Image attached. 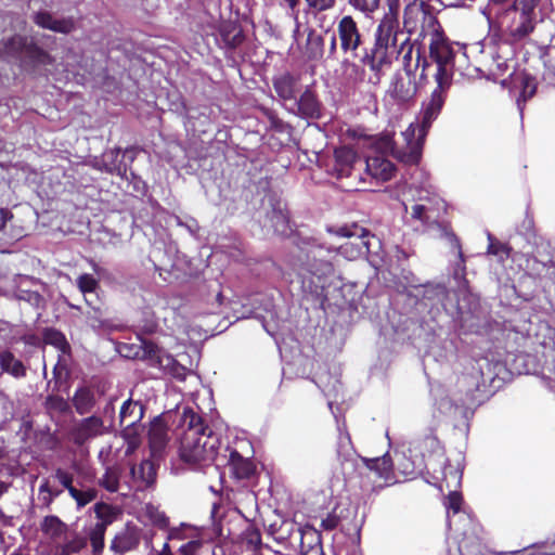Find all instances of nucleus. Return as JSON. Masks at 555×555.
Returning a JSON list of instances; mask_svg holds the SVG:
<instances>
[{
    "label": "nucleus",
    "mask_w": 555,
    "mask_h": 555,
    "mask_svg": "<svg viewBox=\"0 0 555 555\" xmlns=\"http://www.w3.org/2000/svg\"><path fill=\"white\" fill-rule=\"evenodd\" d=\"M437 87L431 92L429 100L424 104L421 122H411L393 139L392 132H386L376 140L378 149L391 150L399 162L406 165H415L422 157V150L425 137L434 120L439 116L452 82L448 80H435Z\"/></svg>",
    "instance_id": "nucleus-1"
},
{
    "label": "nucleus",
    "mask_w": 555,
    "mask_h": 555,
    "mask_svg": "<svg viewBox=\"0 0 555 555\" xmlns=\"http://www.w3.org/2000/svg\"><path fill=\"white\" fill-rule=\"evenodd\" d=\"M189 420L180 446L181 459L191 464L210 463L215 460L220 441L219 437L208 427H204L199 417L193 412L184 413V422Z\"/></svg>",
    "instance_id": "nucleus-2"
},
{
    "label": "nucleus",
    "mask_w": 555,
    "mask_h": 555,
    "mask_svg": "<svg viewBox=\"0 0 555 555\" xmlns=\"http://www.w3.org/2000/svg\"><path fill=\"white\" fill-rule=\"evenodd\" d=\"M540 0H514L513 5L501 14H496L492 21L493 8H489L488 21L490 25L495 23L499 30L505 34L512 41H520L527 38L535 28L538 21V7Z\"/></svg>",
    "instance_id": "nucleus-3"
},
{
    "label": "nucleus",
    "mask_w": 555,
    "mask_h": 555,
    "mask_svg": "<svg viewBox=\"0 0 555 555\" xmlns=\"http://www.w3.org/2000/svg\"><path fill=\"white\" fill-rule=\"evenodd\" d=\"M323 248L313 247L308 250L307 263L297 273V283L306 292L318 293L324 289L328 279L334 274L333 264L328 260L322 259Z\"/></svg>",
    "instance_id": "nucleus-4"
},
{
    "label": "nucleus",
    "mask_w": 555,
    "mask_h": 555,
    "mask_svg": "<svg viewBox=\"0 0 555 555\" xmlns=\"http://www.w3.org/2000/svg\"><path fill=\"white\" fill-rule=\"evenodd\" d=\"M398 0L388 1V12L385 13L376 30L373 60L379 65L387 62L390 50H395L399 29Z\"/></svg>",
    "instance_id": "nucleus-5"
},
{
    "label": "nucleus",
    "mask_w": 555,
    "mask_h": 555,
    "mask_svg": "<svg viewBox=\"0 0 555 555\" xmlns=\"http://www.w3.org/2000/svg\"><path fill=\"white\" fill-rule=\"evenodd\" d=\"M429 53L430 57L437 64L435 80H448L452 82L453 62L455 51L453 44L437 28L429 34Z\"/></svg>",
    "instance_id": "nucleus-6"
},
{
    "label": "nucleus",
    "mask_w": 555,
    "mask_h": 555,
    "mask_svg": "<svg viewBox=\"0 0 555 555\" xmlns=\"http://www.w3.org/2000/svg\"><path fill=\"white\" fill-rule=\"evenodd\" d=\"M462 501V495L459 492L451 491L447 499V509L450 530L454 532L455 539L463 537L459 540V551L464 555L467 552L465 540L468 532L473 531V520L467 513L461 509Z\"/></svg>",
    "instance_id": "nucleus-7"
},
{
    "label": "nucleus",
    "mask_w": 555,
    "mask_h": 555,
    "mask_svg": "<svg viewBox=\"0 0 555 555\" xmlns=\"http://www.w3.org/2000/svg\"><path fill=\"white\" fill-rule=\"evenodd\" d=\"M333 233L337 237L348 238L337 247V253L348 260H354L370 250L369 233L357 224L338 228Z\"/></svg>",
    "instance_id": "nucleus-8"
},
{
    "label": "nucleus",
    "mask_w": 555,
    "mask_h": 555,
    "mask_svg": "<svg viewBox=\"0 0 555 555\" xmlns=\"http://www.w3.org/2000/svg\"><path fill=\"white\" fill-rule=\"evenodd\" d=\"M387 131L380 133L377 137H374L369 140V145L375 151L377 155L369 156L365 160L366 172L377 181H387L391 179L395 172L393 164L384 157L385 154H391L396 159H398L391 150H382L378 149L376 144V140L384 135Z\"/></svg>",
    "instance_id": "nucleus-9"
},
{
    "label": "nucleus",
    "mask_w": 555,
    "mask_h": 555,
    "mask_svg": "<svg viewBox=\"0 0 555 555\" xmlns=\"http://www.w3.org/2000/svg\"><path fill=\"white\" fill-rule=\"evenodd\" d=\"M412 57L413 50L410 48L403 57L405 69L404 74L397 75L389 88V94L399 102H408L413 99L416 93V85L412 78Z\"/></svg>",
    "instance_id": "nucleus-10"
},
{
    "label": "nucleus",
    "mask_w": 555,
    "mask_h": 555,
    "mask_svg": "<svg viewBox=\"0 0 555 555\" xmlns=\"http://www.w3.org/2000/svg\"><path fill=\"white\" fill-rule=\"evenodd\" d=\"M402 205L406 217L423 225L436 223L440 218L431 206H426L415 201V194L412 188L403 192Z\"/></svg>",
    "instance_id": "nucleus-11"
},
{
    "label": "nucleus",
    "mask_w": 555,
    "mask_h": 555,
    "mask_svg": "<svg viewBox=\"0 0 555 555\" xmlns=\"http://www.w3.org/2000/svg\"><path fill=\"white\" fill-rule=\"evenodd\" d=\"M169 441L167 425L160 417H156L149 429V446L151 456L158 460L163 456Z\"/></svg>",
    "instance_id": "nucleus-12"
},
{
    "label": "nucleus",
    "mask_w": 555,
    "mask_h": 555,
    "mask_svg": "<svg viewBox=\"0 0 555 555\" xmlns=\"http://www.w3.org/2000/svg\"><path fill=\"white\" fill-rule=\"evenodd\" d=\"M360 460L379 479V482L377 485L378 487L396 482V478L393 476L392 470V463L388 454H385L382 457H361Z\"/></svg>",
    "instance_id": "nucleus-13"
},
{
    "label": "nucleus",
    "mask_w": 555,
    "mask_h": 555,
    "mask_svg": "<svg viewBox=\"0 0 555 555\" xmlns=\"http://www.w3.org/2000/svg\"><path fill=\"white\" fill-rule=\"evenodd\" d=\"M338 35L345 51H354L360 44V34L351 16H344L338 23Z\"/></svg>",
    "instance_id": "nucleus-14"
},
{
    "label": "nucleus",
    "mask_w": 555,
    "mask_h": 555,
    "mask_svg": "<svg viewBox=\"0 0 555 555\" xmlns=\"http://www.w3.org/2000/svg\"><path fill=\"white\" fill-rule=\"evenodd\" d=\"M359 162L356 152L348 146L335 150V170L338 177L351 175L354 165Z\"/></svg>",
    "instance_id": "nucleus-15"
},
{
    "label": "nucleus",
    "mask_w": 555,
    "mask_h": 555,
    "mask_svg": "<svg viewBox=\"0 0 555 555\" xmlns=\"http://www.w3.org/2000/svg\"><path fill=\"white\" fill-rule=\"evenodd\" d=\"M293 111L305 118H315L320 115V104L314 93L307 89L297 102H294Z\"/></svg>",
    "instance_id": "nucleus-16"
},
{
    "label": "nucleus",
    "mask_w": 555,
    "mask_h": 555,
    "mask_svg": "<svg viewBox=\"0 0 555 555\" xmlns=\"http://www.w3.org/2000/svg\"><path fill=\"white\" fill-rule=\"evenodd\" d=\"M104 431L103 422L101 418L91 416L81 422L78 426L75 440L78 443H83L86 440L102 435Z\"/></svg>",
    "instance_id": "nucleus-17"
},
{
    "label": "nucleus",
    "mask_w": 555,
    "mask_h": 555,
    "mask_svg": "<svg viewBox=\"0 0 555 555\" xmlns=\"http://www.w3.org/2000/svg\"><path fill=\"white\" fill-rule=\"evenodd\" d=\"M143 405L139 401L127 400L119 413L121 426L135 427V424L143 417Z\"/></svg>",
    "instance_id": "nucleus-18"
},
{
    "label": "nucleus",
    "mask_w": 555,
    "mask_h": 555,
    "mask_svg": "<svg viewBox=\"0 0 555 555\" xmlns=\"http://www.w3.org/2000/svg\"><path fill=\"white\" fill-rule=\"evenodd\" d=\"M229 466L232 474L238 479L248 478L254 473L253 462L243 457L236 451L230 453Z\"/></svg>",
    "instance_id": "nucleus-19"
},
{
    "label": "nucleus",
    "mask_w": 555,
    "mask_h": 555,
    "mask_svg": "<svg viewBox=\"0 0 555 555\" xmlns=\"http://www.w3.org/2000/svg\"><path fill=\"white\" fill-rule=\"evenodd\" d=\"M131 476L134 481H138L143 487L152 485L156 477L154 463L150 460L142 461L138 466L131 467Z\"/></svg>",
    "instance_id": "nucleus-20"
},
{
    "label": "nucleus",
    "mask_w": 555,
    "mask_h": 555,
    "mask_svg": "<svg viewBox=\"0 0 555 555\" xmlns=\"http://www.w3.org/2000/svg\"><path fill=\"white\" fill-rule=\"evenodd\" d=\"M417 203L431 206L439 216L444 211V202L428 188H412Z\"/></svg>",
    "instance_id": "nucleus-21"
},
{
    "label": "nucleus",
    "mask_w": 555,
    "mask_h": 555,
    "mask_svg": "<svg viewBox=\"0 0 555 555\" xmlns=\"http://www.w3.org/2000/svg\"><path fill=\"white\" fill-rule=\"evenodd\" d=\"M36 23L43 28L64 34L73 29V22L70 20H59L49 13L37 14Z\"/></svg>",
    "instance_id": "nucleus-22"
},
{
    "label": "nucleus",
    "mask_w": 555,
    "mask_h": 555,
    "mask_svg": "<svg viewBox=\"0 0 555 555\" xmlns=\"http://www.w3.org/2000/svg\"><path fill=\"white\" fill-rule=\"evenodd\" d=\"M296 79L288 75L284 74L275 79L274 89L279 96L285 101L294 100L296 93Z\"/></svg>",
    "instance_id": "nucleus-23"
},
{
    "label": "nucleus",
    "mask_w": 555,
    "mask_h": 555,
    "mask_svg": "<svg viewBox=\"0 0 555 555\" xmlns=\"http://www.w3.org/2000/svg\"><path fill=\"white\" fill-rule=\"evenodd\" d=\"M143 356L162 367L168 366L171 362L170 357L157 345L151 341L143 343Z\"/></svg>",
    "instance_id": "nucleus-24"
},
{
    "label": "nucleus",
    "mask_w": 555,
    "mask_h": 555,
    "mask_svg": "<svg viewBox=\"0 0 555 555\" xmlns=\"http://www.w3.org/2000/svg\"><path fill=\"white\" fill-rule=\"evenodd\" d=\"M142 517L160 529L167 528L169 524V519L165 513L152 503L144 505L142 508Z\"/></svg>",
    "instance_id": "nucleus-25"
},
{
    "label": "nucleus",
    "mask_w": 555,
    "mask_h": 555,
    "mask_svg": "<svg viewBox=\"0 0 555 555\" xmlns=\"http://www.w3.org/2000/svg\"><path fill=\"white\" fill-rule=\"evenodd\" d=\"M73 401L78 413H88L94 404V393L90 388L81 387L76 391Z\"/></svg>",
    "instance_id": "nucleus-26"
},
{
    "label": "nucleus",
    "mask_w": 555,
    "mask_h": 555,
    "mask_svg": "<svg viewBox=\"0 0 555 555\" xmlns=\"http://www.w3.org/2000/svg\"><path fill=\"white\" fill-rule=\"evenodd\" d=\"M0 366L3 371L16 377L24 375L25 372L22 362L8 351L0 352Z\"/></svg>",
    "instance_id": "nucleus-27"
},
{
    "label": "nucleus",
    "mask_w": 555,
    "mask_h": 555,
    "mask_svg": "<svg viewBox=\"0 0 555 555\" xmlns=\"http://www.w3.org/2000/svg\"><path fill=\"white\" fill-rule=\"evenodd\" d=\"M41 529L44 534L55 539L65 532L66 526L56 516H47L41 524Z\"/></svg>",
    "instance_id": "nucleus-28"
},
{
    "label": "nucleus",
    "mask_w": 555,
    "mask_h": 555,
    "mask_svg": "<svg viewBox=\"0 0 555 555\" xmlns=\"http://www.w3.org/2000/svg\"><path fill=\"white\" fill-rule=\"evenodd\" d=\"M44 340L48 345L53 346L57 350L60 359L61 356H64L69 349L65 336L55 330H48L44 334Z\"/></svg>",
    "instance_id": "nucleus-29"
},
{
    "label": "nucleus",
    "mask_w": 555,
    "mask_h": 555,
    "mask_svg": "<svg viewBox=\"0 0 555 555\" xmlns=\"http://www.w3.org/2000/svg\"><path fill=\"white\" fill-rule=\"evenodd\" d=\"M270 227L275 233L282 235L287 234L289 230L287 214L282 209H274L272 216L270 217Z\"/></svg>",
    "instance_id": "nucleus-30"
},
{
    "label": "nucleus",
    "mask_w": 555,
    "mask_h": 555,
    "mask_svg": "<svg viewBox=\"0 0 555 555\" xmlns=\"http://www.w3.org/2000/svg\"><path fill=\"white\" fill-rule=\"evenodd\" d=\"M69 494L77 502V505L79 507H82L92 502L96 498V490L93 488H87L85 490L70 488Z\"/></svg>",
    "instance_id": "nucleus-31"
},
{
    "label": "nucleus",
    "mask_w": 555,
    "mask_h": 555,
    "mask_svg": "<svg viewBox=\"0 0 555 555\" xmlns=\"http://www.w3.org/2000/svg\"><path fill=\"white\" fill-rule=\"evenodd\" d=\"M94 513L99 519L96 524L103 525L104 527H107L109 524H112L115 518L114 509L109 505L104 503L95 504Z\"/></svg>",
    "instance_id": "nucleus-32"
},
{
    "label": "nucleus",
    "mask_w": 555,
    "mask_h": 555,
    "mask_svg": "<svg viewBox=\"0 0 555 555\" xmlns=\"http://www.w3.org/2000/svg\"><path fill=\"white\" fill-rule=\"evenodd\" d=\"M77 284L80 292L85 295L87 304L91 305L92 302L87 296L95 292L98 288V281L90 274H82L78 278Z\"/></svg>",
    "instance_id": "nucleus-33"
},
{
    "label": "nucleus",
    "mask_w": 555,
    "mask_h": 555,
    "mask_svg": "<svg viewBox=\"0 0 555 555\" xmlns=\"http://www.w3.org/2000/svg\"><path fill=\"white\" fill-rule=\"evenodd\" d=\"M308 49H307V55L309 59H318L323 53V40L322 38L314 34L310 33L308 35Z\"/></svg>",
    "instance_id": "nucleus-34"
},
{
    "label": "nucleus",
    "mask_w": 555,
    "mask_h": 555,
    "mask_svg": "<svg viewBox=\"0 0 555 555\" xmlns=\"http://www.w3.org/2000/svg\"><path fill=\"white\" fill-rule=\"evenodd\" d=\"M107 527L95 524L90 532V541L93 547V552L99 554L104 547V534Z\"/></svg>",
    "instance_id": "nucleus-35"
},
{
    "label": "nucleus",
    "mask_w": 555,
    "mask_h": 555,
    "mask_svg": "<svg viewBox=\"0 0 555 555\" xmlns=\"http://www.w3.org/2000/svg\"><path fill=\"white\" fill-rule=\"evenodd\" d=\"M349 3L357 10L369 15L373 13L379 4V0H348Z\"/></svg>",
    "instance_id": "nucleus-36"
},
{
    "label": "nucleus",
    "mask_w": 555,
    "mask_h": 555,
    "mask_svg": "<svg viewBox=\"0 0 555 555\" xmlns=\"http://www.w3.org/2000/svg\"><path fill=\"white\" fill-rule=\"evenodd\" d=\"M101 483L105 489H107L111 492L117 491L118 490V475H117L116 470H114V469L106 470V473L104 474V476L101 480Z\"/></svg>",
    "instance_id": "nucleus-37"
},
{
    "label": "nucleus",
    "mask_w": 555,
    "mask_h": 555,
    "mask_svg": "<svg viewBox=\"0 0 555 555\" xmlns=\"http://www.w3.org/2000/svg\"><path fill=\"white\" fill-rule=\"evenodd\" d=\"M535 80L530 76H522L521 78V93L520 96L524 101L531 98L535 93Z\"/></svg>",
    "instance_id": "nucleus-38"
},
{
    "label": "nucleus",
    "mask_w": 555,
    "mask_h": 555,
    "mask_svg": "<svg viewBox=\"0 0 555 555\" xmlns=\"http://www.w3.org/2000/svg\"><path fill=\"white\" fill-rule=\"evenodd\" d=\"M27 46L26 39L21 36L11 38L5 44V51L9 54H15L22 51Z\"/></svg>",
    "instance_id": "nucleus-39"
},
{
    "label": "nucleus",
    "mask_w": 555,
    "mask_h": 555,
    "mask_svg": "<svg viewBox=\"0 0 555 555\" xmlns=\"http://www.w3.org/2000/svg\"><path fill=\"white\" fill-rule=\"evenodd\" d=\"M488 251L489 254L499 256L501 259H503L504 256H509V248L506 245L501 244L499 242L490 241Z\"/></svg>",
    "instance_id": "nucleus-40"
},
{
    "label": "nucleus",
    "mask_w": 555,
    "mask_h": 555,
    "mask_svg": "<svg viewBox=\"0 0 555 555\" xmlns=\"http://www.w3.org/2000/svg\"><path fill=\"white\" fill-rule=\"evenodd\" d=\"M122 437L125 439V443H129L132 440H134L137 442V446L141 444L140 434H139L137 426L135 427H124Z\"/></svg>",
    "instance_id": "nucleus-41"
},
{
    "label": "nucleus",
    "mask_w": 555,
    "mask_h": 555,
    "mask_svg": "<svg viewBox=\"0 0 555 555\" xmlns=\"http://www.w3.org/2000/svg\"><path fill=\"white\" fill-rule=\"evenodd\" d=\"M119 155V151H109L107 153H105L103 155V162L105 164V169L109 172H114V171H117L118 173L121 172V167L120 166H117L115 164H107V160L113 158V157H117Z\"/></svg>",
    "instance_id": "nucleus-42"
},
{
    "label": "nucleus",
    "mask_w": 555,
    "mask_h": 555,
    "mask_svg": "<svg viewBox=\"0 0 555 555\" xmlns=\"http://www.w3.org/2000/svg\"><path fill=\"white\" fill-rule=\"evenodd\" d=\"M202 546L199 540H192L180 547L182 555H195L196 551Z\"/></svg>",
    "instance_id": "nucleus-43"
},
{
    "label": "nucleus",
    "mask_w": 555,
    "mask_h": 555,
    "mask_svg": "<svg viewBox=\"0 0 555 555\" xmlns=\"http://www.w3.org/2000/svg\"><path fill=\"white\" fill-rule=\"evenodd\" d=\"M186 528L188 527L185 525H181V527H175V528L169 529L167 539L168 540H182V539L188 538V535L183 533Z\"/></svg>",
    "instance_id": "nucleus-44"
},
{
    "label": "nucleus",
    "mask_w": 555,
    "mask_h": 555,
    "mask_svg": "<svg viewBox=\"0 0 555 555\" xmlns=\"http://www.w3.org/2000/svg\"><path fill=\"white\" fill-rule=\"evenodd\" d=\"M494 67L491 68L492 75L495 77H502L506 70L509 69V65L505 61H494Z\"/></svg>",
    "instance_id": "nucleus-45"
},
{
    "label": "nucleus",
    "mask_w": 555,
    "mask_h": 555,
    "mask_svg": "<svg viewBox=\"0 0 555 555\" xmlns=\"http://www.w3.org/2000/svg\"><path fill=\"white\" fill-rule=\"evenodd\" d=\"M56 478L57 480L69 491L70 488H75L72 483H73V478L72 476L62 470V469H59L56 472Z\"/></svg>",
    "instance_id": "nucleus-46"
},
{
    "label": "nucleus",
    "mask_w": 555,
    "mask_h": 555,
    "mask_svg": "<svg viewBox=\"0 0 555 555\" xmlns=\"http://www.w3.org/2000/svg\"><path fill=\"white\" fill-rule=\"evenodd\" d=\"M308 4L319 11L327 10L334 4V0H306Z\"/></svg>",
    "instance_id": "nucleus-47"
},
{
    "label": "nucleus",
    "mask_w": 555,
    "mask_h": 555,
    "mask_svg": "<svg viewBox=\"0 0 555 555\" xmlns=\"http://www.w3.org/2000/svg\"><path fill=\"white\" fill-rule=\"evenodd\" d=\"M448 476L452 478V483L454 487H456L460 483L461 480V472L457 469H450L449 473L447 470L443 472V479L447 482V487L450 488V481L448 480Z\"/></svg>",
    "instance_id": "nucleus-48"
},
{
    "label": "nucleus",
    "mask_w": 555,
    "mask_h": 555,
    "mask_svg": "<svg viewBox=\"0 0 555 555\" xmlns=\"http://www.w3.org/2000/svg\"><path fill=\"white\" fill-rule=\"evenodd\" d=\"M48 402L50 406L55 408L60 411L65 410L67 406V403L62 398L59 397H50Z\"/></svg>",
    "instance_id": "nucleus-49"
},
{
    "label": "nucleus",
    "mask_w": 555,
    "mask_h": 555,
    "mask_svg": "<svg viewBox=\"0 0 555 555\" xmlns=\"http://www.w3.org/2000/svg\"><path fill=\"white\" fill-rule=\"evenodd\" d=\"M24 235H25V231L23 228L16 227V225H11L9 240L16 241V240H20L21 237H23Z\"/></svg>",
    "instance_id": "nucleus-50"
},
{
    "label": "nucleus",
    "mask_w": 555,
    "mask_h": 555,
    "mask_svg": "<svg viewBox=\"0 0 555 555\" xmlns=\"http://www.w3.org/2000/svg\"><path fill=\"white\" fill-rule=\"evenodd\" d=\"M12 218V215L5 210V209H0V230H2L7 222Z\"/></svg>",
    "instance_id": "nucleus-51"
},
{
    "label": "nucleus",
    "mask_w": 555,
    "mask_h": 555,
    "mask_svg": "<svg viewBox=\"0 0 555 555\" xmlns=\"http://www.w3.org/2000/svg\"><path fill=\"white\" fill-rule=\"evenodd\" d=\"M139 447L140 446H137V442L134 440H132L129 443H126L125 451H124L125 456L132 455Z\"/></svg>",
    "instance_id": "nucleus-52"
},
{
    "label": "nucleus",
    "mask_w": 555,
    "mask_h": 555,
    "mask_svg": "<svg viewBox=\"0 0 555 555\" xmlns=\"http://www.w3.org/2000/svg\"><path fill=\"white\" fill-rule=\"evenodd\" d=\"M156 326H157V324H156V321H154V320H150L145 324L142 325V327L146 332H153L156 328Z\"/></svg>",
    "instance_id": "nucleus-53"
},
{
    "label": "nucleus",
    "mask_w": 555,
    "mask_h": 555,
    "mask_svg": "<svg viewBox=\"0 0 555 555\" xmlns=\"http://www.w3.org/2000/svg\"><path fill=\"white\" fill-rule=\"evenodd\" d=\"M156 555H173L170 550L169 543L168 542L164 543L162 550L158 551Z\"/></svg>",
    "instance_id": "nucleus-54"
},
{
    "label": "nucleus",
    "mask_w": 555,
    "mask_h": 555,
    "mask_svg": "<svg viewBox=\"0 0 555 555\" xmlns=\"http://www.w3.org/2000/svg\"><path fill=\"white\" fill-rule=\"evenodd\" d=\"M18 298L20 299H25V300H31V299H35L36 301H38L39 299V296L37 293H28L26 296H24L23 294H20L18 295Z\"/></svg>",
    "instance_id": "nucleus-55"
},
{
    "label": "nucleus",
    "mask_w": 555,
    "mask_h": 555,
    "mask_svg": "<svg viewBox=\"0 0 555 555\" xmlns=\"http://www.w3.org/2000/svg\"><path fill=\"white\" fill-rule=\"evenodd\" d=\"M127 349H128V347H127L126 345H122V346H120V348H119V352H120L124 357H127V358L132 357V353H130V352L126 351ZM133 356H134V357H137V356H138V352H134V353H133Z\"/></svg>",
    "instance_id": "nucleus-56"
},
{
    "label": "nucleus",
    "mask_w": 555,
    "mask_h": 555,
    "mask_svg": "<svg viewBox=\"0 0 555 555\" xmlns=\"http://www.w3.org/2000/svg\"><path fill=\"white\" fill-rule=\"evenodd\" d=\"M413 470H414V469H413V468H410V467H409V465H404V466L402 467V473H403L405 476H409V475L413 474Z\"/></svg>",
    "instance_id": "nucleus-57"
},
{
    "label": "nucleus",
    "mask_w": 555,
    "mask_h": 555,
    "mask_svg": "<svg viewBox=\"0 0 555 555\" xmlns=\"http://www.w3.org/2000/svg\"><path fill=\"white\" fill-rule=\"evenodd\" d=\"M241 40V35H240V31H237L234 37H233V41H232V44H237Z\"/></svg>",
    "instance_id": "nucleus-58"
},
{
    "label": "nucleus",
    "mask_w": 555,
    "mask_h": 555,
    "mask_svg": "<svg viewBox=\"0 0 555 555\" xmlns=\"http://www.w3.org/2000/svg\"><path fill=\"white\" fill-rule=\"evenodd\" d=\"M415 59H416V64H415V68H416L418 66V64H420V61H421V53H420L418 50L416 51Z\"/></svg>",
    "instance_id": "nucleus-59"
},
{
    "label": "nucleus",
    "mask_w": 555,
    "mask_h": 555,
    "mask_svg": "<svg viewBox=\"0 0 555 555\" xmlns=\"http://www.w3.org/2000/svg\"><path fill=\"white\" fill-rule=\"evenodd\" d=\"M286 2L288 3V5L294 9L295 5L297 4V0H286Z\"/></svg>",
    "instance_id": "nucleus-60"
},
{
    "label": "nucleus",
    "mask_w": 555,
    "mask_h": 555,
    "mask_svg": "<svg viewBox=\"0 0 555 555\" xmlns=\"http://www.w3.org/2000/svg\"><path fill=\"white\" fill-rule=\"evenodd\" d=\"M7 491V486L3 482H0V495Z\"/></svg>",
    "instance_id": "nucleus-61"
},
{
    "label": "nucleus",
    "mask_w": 555,
    "mask_h": 555,
    "mask_svg": "<svg viewBox=\"0 0 555 555\" xmlns=\"http://www.w3.org/2000/svg\"><path fill=\"white\" fill-rule=\"evenodd\" d=\"M506 1H507V0H490V2H491L492 4H501V3H504V2H506Z\"/></svg>",
    "instance_id": "nucleus-62"
},
{
    "label": "nucleus",
    "mask_w": 555,
    "mask_h": 555,
    "mask_svg": "<svg viewBox=\"0 0 555 555\" xmlns=\"http://www.w3.org/2000/svg\"><path fill=\"white\" fill-rule=\"evenodd\" d=\"M335 48H336V39H335V37H333V39H332V44H331V49H332V50H335Z\"/></svg>",
    "instance_id": "nucleus-63"
},
{
    "label": "nucleus",
    "mask_w": 555,
    "mask_h": 555,
    "mask_svg": "<svg viewBox=\"0 0 555 555\" xmlns=\"http://www.w3.org/2000/svg\"><path fill=\"white\" fill-rule=\"evenodd\" d=\"M509 555H524L522 552H513Z\"/></svg>",
    "instance_id": "nucleus-64"
}]
</instances>
